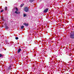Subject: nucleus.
Returning a JSON list of instances; mask_svg holds the SVG:
<instances>
[{"label":"nucleus","mask_w":74,"mask_h":74,"mask_svg":"<svg viewBox=\"0 0 74 74\" xmlns=\"http://www.w3.org/2000/svg\"><path fill=\"white\" fill-rule=\"evenodd\" d=\"M24 10L25 11V12H27L29 11V7H24Z\"/></svg>","instance_id":"1"},{"label":"nucleus","mask_w":74,"mask_h":74,"mask_svg":"<svg viewBox=\"0 0 74 74\" xmlns=\"http://www.w3.org/2000/svg\"><path fill=\"white\" fill-rule=\"evenodd\" d=\"M70 37L71 38H74V34L71 33L70 35Z\"/></svg>","instance_id":"2"},{"label":"nucleus","mask_w":74,"mask_h":74,"mask_svg":"<svg viewBox=\"0 0 74 74\" xmlns=\"http://www.w3.org/2000/svg\"><path fill=\"white\" fill-rule=\"evenodd\" d=\"M49 10V9L48 8H47L46 9H45L43 11V12H44V13H47V12H48V11Z\"/></svg>","instance_id":"3"},{"label":"nucleus","mask_w":74,"mask_h":74,"mask_svg":"<svg viewBox=\"0 0 74 74\" xmlns=\"http://www.w3.org/2000/svg\"><path fill=\"white\" fill-rule=\"evenodd\" d=\"M16 11L15 12V13L16 14H20V12H17V11H18V9L17 8V7H16Z\"/></svg>","instance_id":"4"},{"label":"nucleus","mask_w":74,"mask_h":74,"mask_svg":"<svg viewBox=\"0 0 74 74\" xmlns=\"http://www.w3.org/2000/svg\"><path fill=\"white\" fill-rule=\"evenodd\" d=\"M23 25H25L26 26H28V25H29V24L28 23H24Z\"/></svg>","instance_id":"5"},{"label":"nucleus","mask_w":74,"mask_h":74,"mask_svg":"<svg viewBox=\"0 0 74 74\" xmlns=\"http://www.w3.org/2000/svg\"><path fill=\"white\" fill-rule=\"evenodd\" d=\"M21 51V49H18V51H17V52L18 53H19V52H20V51Z\"/></svg>","instance_id":"6"},{"label":"nucleus","mask_w":74,"mask_h":74,"mask_svg":"<svg viewBox=\"0 0 74 74\" xmlns=\"http://www.w3.org/2000/svg\"><path fill=\"white\" fill-rule=\"evenodd\" d=\"M24 4H25L24 3H23L21 4L20 6V7H22L24 5Z\"/></svg>","instance_id":"7"},{"label":"nucleus","mask_w":74,"mask_h":74,"mask_svg":"<svg viewBox=\"0 0 74 74\" xmlns=\"http://www.w3.org/2000/svg\"><path fill=\"white\" fill-rule=\"evenodd\" d=\"M35 0H30L29 1L30 3H33Z\"/></svg>","instance_id":"8"},{"label":"nucleus","mask_w":74,"mask_h":74,"mask_svg":"<svg viewBox=\"0 0 74 74\" xmlns=\"http://www.w3.org/2000/svg\"><path fill=\"white\" fill-rule=\"evenodd\" d=\"M11 65H10L9 66V67H8V70H9L11 69Z\"/></svg>","instance_id":"9"},{"label":"nucleus","mask_w":74,"mask_h":74,"mask_svg":"<svg viewBox=\"0 0 74 74\" xmlns=\"http://www.w3.org/2000/svg\"><path fill=\"white\" fill-rule=\"evenodd\" d=\"M8 27L7 26H6L5 27V29H8Z\"/></svg>","instance_id":"10"},{"label":"nucleus","mask_w":74,"mask_h":74,"mask_svg":"<svg viewBox=\"0 0 74 74\" xmlns=\"http://www.w3.org/2000/svg\"><path fill=\"white\" fill-rule=\"evenodd\" d=\"M24 17H25V16H26V14H23Z\"/></svg>","instance_id":"11"},{"label":"nucleus","mask_w":74,"mask_h":74,"mask_svg":"<svg viewBox=\"0 0 74 74\" xmlns=\"http://www.w3.org/2000/svg\"><path fill=\"white\" fill-rule=\"evenodd\" d=\"M24 28V26H22L21 27V29H23Z\"/></svg>","instance_id":"12"},{"label":"nucleus","mask_w":74,"mask_h":74,"mask_svg":"<svg viewBox=\"0 0 74 74\" xmlns=\"http://www.w3.org/2000/svg\"><path fill=\"white\" fill-rule=\"evenodd\" d=\"M5 11H6V10H7V7H5Z\"/></svg>","instance_id":"13"},{"label":"nucleus","mask_w":74,"mask_h":74,"mask_svg":"<svg viewBox=\"0 0 74 74\" xmlns=\"http://www.w3.org/2000/svg\"><path fill=\"white\" fill-rule=\"evenodd\" d=\"M4 11V10H2L1 11V12H3Z\"/></svg>","instance_id":"14"},{"label":"nucleus","mask_w":74,"mask_h":74,"mask_svg":"<svg viewBox=\"0 0 74 74\" xmlns=\"http://www.w3.org/2000/svg\"><path fill=\"white\" fill-rule=\"evenodd\" d=\"M4 25H5V26H7V23H5V24H4Z\"/></svg>","instance_id":"15"},{"label":"nucleus","mask_w":74,"mask_h":74,"mask_svg":"<svg viewBox=\"0 0 74 74\" xmlns=\"http://www.w3.org/2000/svg\"><path fill=\"white\" fill-rule=\"evenodd\" d=\"M16 40H18V37H16L15 38Z\"/></svg>","instance_id":"16"},{"label":"nucleus","mask_w":74,"mask_h":74,"mask_svg":"<svg viewBox=\"0 0 74 74\" xmlns=\"http://www.w3.org/2000/svg\"><path fill=\"white\" fill-rule=\"evenodd\" d=\"M2 56V55L1 54H0V58H1Z\"/></svg>","instance_id":"17"},{"label":"nucleus","mask_w":74,"mask_h":74,"mask_svg":"<svg viewBox=\"0 0 74 74\" xmlns=\"http://www.w3.org/2000/svg\"><path fill=\"white\" fill-rule=\"evenodd\" d=\"M4 26V25H3L2 26V27H3Z\"/></svg>","instance_id":"18"},{"label":"nucleus","mask_w":74,"mask_h":74,"mask_svg":"<svg viewBox=\"0 0 74 74\" xmlns=\"http://www.w3.org/2000/svg\"><path fill=\"white\" fill-rule=\"evenodd\" d=\"M3 21H4V20L3 19Z\"/></svg>","instance_id":"19"},{"label":"nucleus","mask_w":74,"mask_h":74,"mask_svg":"<svg viewBox=\"0 0 74 74\" xmlns=\"http://www.w3.org/2000/svg\"><path fill=\"white\" fill-rule=\"evenodd\" d=\"M0 45H1L0 44Z\"/></svg>","instance_id":"20"},{"label":"nucleus","mask_w":74,"mask_h":74,"mask_svg":"<svg viewBox=\"0 0 74 74\" xmlns=\"http://www.w3.org/2000/svg\"><path fill=\"white\" fill-rule=\"evenodd\" d=\"M6 42H7V41H6Z\"/></svg>","instance_id":"21"},{"label":"nucleus","mask_w":74,"mask_h":74,"mask_svg":"<svg viewBox=\"0 0 74 74\" xmlns=\"http://www.w3.org/2000/svg\"><path fill=\"white\" fill-rule=\"evenodd\" d=\"M6 42H7V41H6Z\"/></svg>","instance_id":"22"},{"label":"nucleus","mask_w":74,"mask_h":74,"mask_svg":"<svg viewBox=\"0 0 74 74\" xmlns=\"http://www.w3.org/2000/svg\"><path fill=\"white\" fill-rule=\"evenodd\" d=\"M64 70H65V69H64Z\"/></svg>","instance_id":"23"},{"label":"nucleus","mask_w":74,"mask_h":74,"mask_svg":"<svg viewBox=\"0 0 74 74\" xmlns=\"http://www.w3.org/2000/svg\"><path fill=\"white\" fill-rule=\"evenodd\" d=\"M70 56H71V55H70Z\"/></svg>","instance_id":"24"}]
</instances>
